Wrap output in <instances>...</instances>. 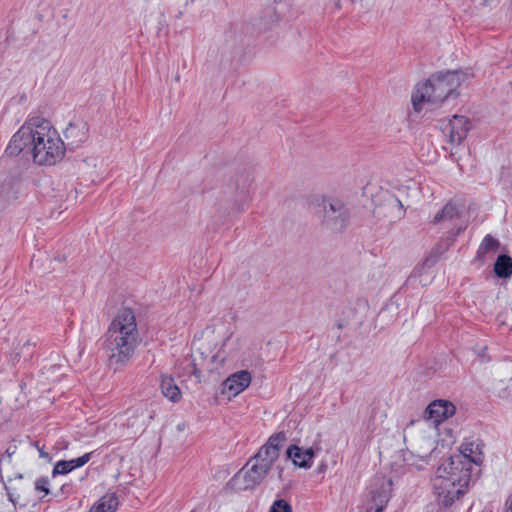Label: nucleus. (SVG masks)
Wrapping results in <instances>:
<instances>
[{
	"label": "nucleus",
	"mask_w": 512,
	"mask_h": 512,
	"mask_svg": "<svg viewBox=\"0 0 512 512\" xmlns=\"http://www.w3.org/2000/svg\"><path fill=\"white\" fill-rule=\"evenodd\" d=\"M30 156L38 165H54L65 154V145L57 130L42 117H32L24 122L12 136L5 155Z\"/></svg>",
	"instance_id": "obj_1"
},
{
	"label": "nucleus",
	"mask_w": 512,
	"mask_h": 512,
	"mask_svg": "<svg viewBox=\"0 0 512 512\" xmlns=\"http://www.w3.org/2000/svg\"><path fill=\"white\" fill-rule=\"evenodd\" d=\"M141 342L134 312L129 308L119 310L108 327L104 345L110 367L114 371L124 370Z\"/></svg>",
	"instance_id": "obj_2"
},
{
	"label": "nucleus",
	"mask_w": 512,
	"mask_h": 512,
	"mask_svg": "<svg viewBox=\"0 0 512 512\" xmlns=\"http://www.w3.org/2000/svg\"><path fill=\"white\" fill-rule=\"evenodd\" d=\"M285 441L284 432L271 435L259 451L235 474L232 479L234 486L239 490H249L260 485L278 459L280 448Z\"/></svg>",
	"instance_id": "obj_3"
},
{
	"label": "nucleus",
	"mask_w": 512,
	"mask_h": 512,
	"mask_svg": "<svg viewBox=\"0 0 512 512\" xmlns=\"http://www.w3.org/2000/svg\"><path fill=\"white\" fill-rule=\"evenodd\" d=\"M464 78L465 75L461 71H446L431 75L426 81L415 86L411 96L413 109L419 113L425 106L437 107L449 97H456L457 89Z\"/></svg>",
	"instance_id": "obj_4"
},
{
	"label": "nucleus",
	"mask_w": 512,
	"mask_h": 512,
	"mask_svg": "<svg viewBox=\"0 0 512 512\" xmlns=\"http://www.w3.org/2000/svg\"><path fill=\"white\" fill-rule=\"evenodd\" d=\"M470 480V472H467L459 458L445 460L431 479L437 502L444 507L451 506L466 493Z\"/></svg>",
	"instance_id": "obj_5"
},
{
	"label": "nucleus",
	"mask_w": 512,
	"mask_h": 512,
	"mask_svg": "<svg viewBox=\"0 0 512 512\" xmlns=\"http://www.w3.org/2000/svg\"><path fill=\"white\" fill-rule=\"evenodd\" d=\"M321 223L323 227L332 233L343 232L350 220V211L344 202L337 198L322 199Z\"/></svg>",
	"instance_id": "obj_6"
},
{
	"label": "nucleus",
	"mask_w": 512,
	"mask_h": 512,
	"mask_svg": "<svg viewBox=\"0 0 512 512\" xmlns=\"http://www.w3.org/2000/svg\"><path fill=\"white\" fill-rule=\"evenodd\" d=\"M392 485L391 478L375 476L367 488L364 501L365 512H384L392 494Z\"/></svg>",
	"instance_id": "obj_7"
},
{
	"label": "nucleus",
	"mask_w": 512,
	"mask_h": 512,
	"mask_svg": "<svg viewBox=\"0 0 512 512\" xmlns=\"http://www.w3.org/2000/svg\"><path fill=\"white\" fill-rule=\"evenodd\" d=\"M483 442L477 437L465 438L460 446V453L450 458H459L461 464L471 473L472 465H480L483 462Z\"/></svg>",
	"instance_id": "obj_8"
},
{
	"label": "nucleus",
	"mask_w": 512,
	"mask_h": 512,
	"mask_svg": "<svg viewBox=\"0 0 512 512\" xmlns=\"http://www.w3.org/2000/svg\"><path fill=\"white\" fill-rule=\"evenodd\" d=\"M433 450V448L431 449ZM432 451L423 455H415L412 452H402L396 456L391 463V471L396 475H402L412 469L422 470L424 465L428 464V459Z\"/></svg>",
	"instance_id": "obj_9"
},
{
	"label": "nucleus",
	"mask_w": 512,
	"mask_h": 512,
	"mask_svg": "<svg viewBox=\"0 0 512 512\" xmlns=\"http://www.w3.org/2000/svg\"><path fill=\"white\" fill-rule=\"evenodd\" d=\"M441 129L451 144L458 145L468 134L470 129L469 120L465 116L454 115L442 124Z\"/></svg>",
	"instance_id": "obj_10"
},
{
	"label": "nucleus",
	"mask_w": 512,
	"mask_h": 512,
	"mask_svg": "<svg viewBox=\"0 0 512 512\" xmlns=\"http://www.w3.org/2000/svg\"><path fill=\"white\" fill-rule=\"evenodd\" d=\"M455 413V406L446 400H436L428 405L424 413V419L434 426L451 417Z\"/></svg>",
	"instance_id": "obj_11"
},
{
	"label": "nucleus",
	"mask_w": 512,
	"mask_h": 512,
	"mask_svg": "<svg viewBox=\"0 0 512 512\" xmlns=\"http://www.w3.org/2000/svg\"><path fill=\"white\" fill-rule=\"evenodd\" d=\"M251 380L252 376L249 371H238L223 382V393H227L229 396H237L250 385Z\"/></svg>",
	"instance_id": "obj_12"
},
{
	"label": "nucleus",
	"mask_w": 512,
	"mask_h": 512,
	"mask_svg": "<svg viewBox=\"0 0 512 512\" xmlns=\"http://www.w3.org/2000/svg\"><path fill=\"white\" fill-rule=\"evenodd\" d=\"M88 130V124L83 120L78 119L70 122L64 131L68 145L76 148L84 143L88 138Z\"/></svg>",
	"instance_id": "obj_13"
},
{
	"label": "nucleus",
	"mask_w": 512,
	"mask_h": 512,
	"mask_svg": "<svg viewBox=\"0 0 512 512\" xmlns=\"http://www.w3.org/2000/svg\"><path fill=\"white\" fill-rule=\"evenodd\" d=\"M286 455L287 458L292 460L295 466L308 469L313 465L315 452L312 447L303 448L297 445H291L287 448Z\"/></svg>",
	"instance_id": "obj_14"
},
{
	"label": "nucleus",
	"mask_w": 512,
	"mask_h": 512,
	"mask_svg": "<svg viewBox=\"0 0 512 512\" xmlns=\"http://www.w3.org/2000/svg\"><path fill=\"white\" fill-rule=\"evenodd\" d=\"M91 452L85 453L84 455L71 459V460H60L58 461L52 470V476L65 475L70 473L76 468L84 466L91 459Z\"/></svg>",
	"instance_id": "obj_15"
},
{
	"label": "nucleus",
	"mask_w": 512,
	"mask_h": 512,
	"mask_svg": "<svg viewBox=\"0 0 512 512\" xmlns=\"http://www.w3.org/2000/svg\"><path fill=\"white\" fill-rule=\"evenodd\" d=\"M20 182L14 178H7L0 184V201L10 202L18 198Z\"/></svg>",
	"instance_id": "obj_16"
},
{
	"label": "nucleus",
	"mask_w": 512,
	"mask_h": 512,
	"mask_svg": "<svg viewBox=\"0 0 512 512\" xmlns=\"http://www.w3.org/2000/svg\"><path fill=\"white\" fill-rule=\"evenodd\" d=\"M160 388L162 394L170 401L176 403L181 399V391L173 377L162 375Z\"/></svg>",
	"instance_id": "obj_17"
},
{
	"label": "nucleus",
	"mask_w": 512,
	"mask_h": 512,
	"mask_svg": "<svg viewBox=\"0 0 512 512\" xmlns=\"http://www.w3.org/2000/svg\"><path fill=\"white\" fill-rule=\"evenodd\" d=\"M119 505L115 493H107L102 496L90 509V512H116Z\"/></svg>",
	"instance_id": "obj_18"
},
{
	"label": "nucleus",
	"mask_w": 512,
	"mask_h": 512,
	"mask_svg": "<svg viewBox=\"0 0 512 512\" xmlns=\"http://www.w3.org/2000/svg\"><path fill=\"white\" fill-rule=\"evenodd\" d=\"M494 272L499 278H508L512 275V258L508 255H500L495 264Z\"/></svg>",
	"instance_id": "obj_19"
},
{
	"label": "nucleus",
	"mask_w": 512,
	"mask_h": 512,
	"mask_svg": "<svg viewBox=\"0 0 512 512\" xmlns=\"http://www.w3.org/2000/svg\"><path fill=\"white\" fill-rule=\"evenodd\" d=\"M499 247V241L491 235H486L479 245L477 250V258L482 259L489 252L497 251Z\"/></svg>",
	"instance_id": "obj_20"
},
{
	"label": "nucleus",
	"mask_w": 512,
	"mask_h": 512,
	"mask_svg": "<svg viewBox=\"0 0 512 512\" xmlns=\"http://www.w3.org/2000/svg\"><path fill=\"white\" fill-rule=\"evenodd\" d=\"M458 216V208L455 204L447 203L434 217V222L451 220Z\"/></svg>",
	"instance_id": "obj_21"
},
{
	"label": "nucleus",
	"mask_w": 512,
	"mask_h": 512,
	"mask_svg": "<svg viewBox=\"0 0 512 512\" xmlns=\"http://www.w3.org/2000/svg\"><path fill=\"white\" fill-rule=\"evenodd\" d=\"M270 510L271 512H291V506L286 500L278 499L274 501Z\"/></svg>",
	"instance_id": "obj_22"
},
{
	"label": "nucleus",
	"mask_w": 512,
	"mask_h": 512,
	"mask_svg": "<svg viewBox=\"0 0 512 512\" xmlns=\"http://www.w3.org/2000/svg\"><path fill=\"white\" fill-rule=\"evenodd\" d=\"M49 484L50 483L48 477L37 478L35 481V490L48 495L50 493Z\"/></svg>",
	"instance_id": "obj_23"
},
{
	"label": "nucleus",
	"mask_w": 512,
	"mask_h": 512,
	"mask_svg": "<svg viewBox=\"0 0 512 512\" xmlns=\"http://www.w3.org/2000/svg\"><path fill=\"white\" fill-rule=\"evenodd\" d=\"M30 445L35 447L39 452V458L50 461L51 457L49 454L44 450V446H40L39 442L37 441H30Z\"/></svg>",
	"instance_id": "obj_24"
},
{
	"label": "nucleus",
	"mask_w": 512,
	"mask_h": 512,
	"mask_svg": "<svg viewBox=\"0 0 512 512\" xmlns=\"http://www.w3.org/2000/svg\"><path fill=\"white\" fill-rule=\"evenodd\" d=\"M227 357V354L224 352L219 351L217 354L213 355L211 360L212 362H219L223 363Z\"/></svg>",
	"instance_id": "obj_25"
},
{
	"label": "nucleus",
	"mask_w": 512,
	"mask_h": 512,
	"mask_svg": "<svg viewBox=\"0 0 512 512\" xmlns=\"http://www.w3.org/2000/svg\"><path fill=\"white\" fill-rule=\"evenodd\" d=\"M17 451V445L16 444H10L6 451H5V455L6 457L8 458V460L11 459V457L16 453Z\"/></svg>",
	"instance_id": "obj_26"
},
{
	"label": "nucleus",
	"mask_w": 512,
	"mask_h": 512,
	"mask_svg": "<svg viewBox=\"0 0 512 512\" xmlns=\"http://www.w3.org/2000/svg\"><path fill=\"white\" fill-rule=\"evenodd\" d=\"M389 206L392 207V208H399L400 210L403 208V205L401 203V201L397 198H391L389 200Z\"/></svg>",
	"instance_id": "obj_27"
},
{
	"label": "nucleus",
	"mask_w": 512,
	"mask_h": 512,
	"mask_svg": "<svg viewBox=\"0 0 512 512\" xmlns=\"http://www.w3.org/2000/svg\"><path fill=\"white\" fill-rule=\"evenodd\" d=\"M6 490L9 501L15 506L19 498V495H15L14 493L10 492L8 488H6Z\"/></svg>",
	"instance_id": "obj_28"
},
{
	"label": "nucleus",
	"mask_w": 512,
	"mask_h": 512,
	"mask_svg": "<svg viewBox=\"0 0 512 512\" xmlns=\"http://www.w3.org/2000/svg\"><path fill=\"white\" fill-rule=\"evenodd\" d=\"M504 512H512V493L509 495L508 499L506 500Z\"/></svg>",
	"instance_id": "obj_29"
},
{
	"label": "nucleus",
	"mask_w": 512,
	"mask_h": 512,
	"mask_svg": "<svg viewBox=\"0 0 512 512\" xmlns=\"http://www.w3.org/2000/svg\"><path fill=\"white\" fill-rule=\"evenodd\" d=\"M30 346H31L30 341H27V342L23 345V347H22V352H23L25 349H27V350H28Z\"/></svg>",
	"instance_id": "obj_30"
},
{
	"label": "nucleus",
	"mask_w": 512,
	"mask_h": 512,
	"mask_svg": "<svg viewBox=\"0 0 512 512\" xmlns=\"http://www.w3.org/2000/svg\"><path fill=\"white\" fill-rule=\"evenodd\" d=\"M193 374L196 376V377H200V371L197 367H194V370H193Z\"/></svg>",
	"instance_id": "obj_31"
},
{
	"label": "nucleus",
	"mask_w": 512,
	"mask_h": 512,
	"mask_svg": "<svg viewBox=\"0 0 512 512\" xmlns=\"http://www.w3.org/2000/svg\"><path fill=\"white\" fill-rule=\"evenodd\" d=\"M277 469H278V476H279V479H282L283 469H282V468H279V467H277Z\"/></svg>",
	"instance_id": "obj_32"
},
{
	"label": "nucleus",
	"mask_w": 512,
	"mask_h": 512,
	"mask_svg": "<svg viewBox=\"0 0 512 512\" xmlns=\"http://www.w3.org/2000/svg\"><path fill=\"white\" fill-rule=\"evenodd\" d=\"M229 341H230V337H227V338L225 339L224 343H223V346H225V345L227 344V342H229Z\"/></svg>",
	"instance_id": "obj_33"
}]
</instances>
